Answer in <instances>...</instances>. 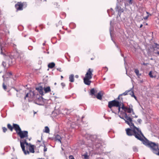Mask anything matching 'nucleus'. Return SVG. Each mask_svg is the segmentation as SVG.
<instances>
[{"instance_id": "f257e3e1", "label": "nucleus", "mask_w": 159, "mask_h": 159, "mask_svg": "<svg viewBox=\"0 0 159 159\" xmlns=\"http://www.w3.org/2000/svg\"><path fill=\"white\" fill-rule=\"evenodd\" d=\"M123 114L125 116V118L123 117H121L120 116L119 117L123 119L125 121V123L128 124L131 128H128L125 129L127 135L128 136L134 135L139 140H142L144 135L140 130L134 126L132 120L129 116H128L125 113H124Z\"/></svg>"}, {"instance_id": "f03ea898", "label": "nucleus", "mask_w": 159, "mask_h": 159, "mask_svg": "<svg viewBox=\"0 0 159 159\" xmlns=\"http://www.w3.org/2000/svg\"><path fill=\"white\" fill-rule=\"evenodd\" d=\"M122 104V105L121 108L125 112H122L121 111V115H120L119 116H120L121 117H123L124 118H125V116L123 113H125L126 114V112L128 113H131L132 114L134 115V113L133 109V106L131 105H129L128 107H125L121 102H120L118 101L114 100L109 102L108 106L109 108H111L113 113L116 114L117 112L119 113L120 111V107Z\"/></svg>"}, {"instance_id": "7ed1b4c3", "label": "nucleus", "mask_w": 159, "mask_h": 159, "mask_svg": "<svg viewBox=\"0 0 159 159\" xmlns=\"http://www.w3.org/2000/svg\"><path fill=\"white\" fill-rule=\"evenodd\" d=\"M20 145L25 155L29 154L30 152L34 153L35 146L26 142V139L20 141Z\"/></svg>"}, {"instance_id": "20e7f679", "label": "nucleus", "mask_w": 159, "mask_h": 159, "mask_svg": "<svg viewBox=\"0 0 159 159\" xmlns=\"http://www.w3.org/2000/svg\"><path fill=\"white\" fill-rule=\"evenodd\" d=\"M93 72V70L90 68H89L87 71L83 79L84 82L85 84L88 85H90L91 81L90 80L92 78L93 75L92 73Z\"/></svg>"}, {"instance_id": "39448f33", "label": "nucleus", "mask_w": 159, "mask_h": 159, "mask_svg": "<svg viewBox=\"0 0 159 159\" xmlns=\"http://www.w3.org/2000/svg\"><path fill=\"white\" fill-rule=\"evenodd\" d=\"M87 136H89V139H88L90 140L93 142H95V143H100L101 140L99 136H97V135H90L89 134H87Z\"/></svg>"}, {"instance_id": "423d86ee", "label": "nucleus", "mask_w": 159, "mask_h": 159, "mask_svg": "<svg viewBox=\"0 0 159 159\" xmlns=\"http://www.w3.org/2000/svg\"><path fill=\"white\" fill-rule=\"evenodd\" d=\"M145 138L144 136V137L143 138V140L141 141L143 142V144L146 145L148 146L151 148L152 150L155 147V145H156V144L154 143L150 142L147 140H144L143 139Z\"/></svg>"}, {"instance_id": "0eeeda50", "label": "nucleus", "mask_w": 159, "mask_h": 159, "mask_svg": "<svg viewBox=\"0 0 159 159\" xmlns=\"http://www.w3.org/2000/svg\"><path fill=\"white\" fill-rule=\"evenodd\" d=\"M17 134L21 139L24 138H25L26 139H28V132L27 131L21 130Z\"/></svg>"}, {"instance_id": "6e6552de", "label": "nucleus", "mask_w": 159, "mask_h": 159, "mask_svg": "<svg viewBox=\"0 0 159 159\" xmlns=\"http://www.w3.org/2000/svg\"><path fill=\"white\" fill-rule=\"evenodd\" d=\"M24 4V3L18 2L16 4L15 6L17 10L19 11L22 10Z\"/></svg>"}, {"instance_id": "1a4fd4ad", "label": "nucleus", "mask_w": 159, "mask_h": 159, "mask_svg": "<svg viewBox=\"0 0 159 159\" xmlns=\"http://www.w3.org/2000/svg\"><path fill=\"white\" fill-rule=\"evenodd\" d=\"M13 127L16 130L17 134H18V133L21 130V129L19 126L17 124H13Z\"/></svg>"}, {"instance_id": "9d476101", "label": "nucleus", "mask_w": 159, "mask_h": 159, "mask_svg": "<svg viewBox=\"0 0 159 159\" xmlns=\"http://www.w3.org/2000/svg\"><path fill=\"white\" fill-rule=\"evenodd\" d=\"M154 146L155 147L152 150V152L154 153L159 155V150L157 145L156 144Z\"/></svg>"}, {"instance_id": "9b49d317", "label": "nucleus", "mask_w": 159, "mask_h": 159, "mask_svg": "<svg viewBox=\"0 0 159 159\" xmlns=\"http://www.w3.org/2000/svg\"><path fill=\"white\" fill-rule=\"evenodd\" d=\"M153 48L154 51H157V52H155L159 54V45L156 43H155V45L153 46Z\"/></svg>"}, {"instance_id": "f8f14e48", "label": "nucleus", "mask_w": 159, "mask_h": 159, "mask_svg": "<svg viewBox=\"0 0 159 159\" xmlns=\"http://www.w3.org/2000/svg\"><path fill=\"white\" fill-rule=\"evenodd\" d=\"M132 89H131L129 90H127V91H125L124 93H123L120 94L118 98L119 99L120 97L122 95H128V93H129V94L130 93H131V91H132V90H133Z\"/></svg>"}, {"instance_id": "ddd939ff", "label": "nucleus", "mask_w": 159, "mask_h": 159, "mask_svg": "<svg viewBox=\"0 0 159 159\" xmlns=\"http://www.w3.org/2000/svg\"><path fill=\"white\" fill-rule=\"evenodd\" d=\"M36 89L38 90L40 94L42 95H44V93L43 92V88L41 86H39L38 88H36Z\"/></svg>"}, {"instance_id": "4468645a", "label": "nucleus", "mask_w": 159, "mask_h": 159, "mask_svg": "<svg viewBox=\"0 0 159 159\" xmlns=\"http://www.w3.org/2000/svg\"><path fill=\"white\" fill-rule=\"evenodd\" d=\"M44 93H48L51 91L50 88L49 86L44 87Z\"/></svg>"}, {"instance_id": "2eb2a0df", "label": "nucleus", "mask_w": 159, "mask_h": 159, "mask_svg": "<svg viewBox=\"0 0 159 159\" xmlns=\"http://www.w3.org/2000/svg\"><path fill=\"white\" fill-rule=\"evenodd\" d=\"M61 136L58 135H57L55 137V139L56 141H58V142H59L60 143H61Z\"/></svg>"}, {"instance_id": "dca6fc26", "label": "nucleus", "mask_w": 159, "mask_h": 159, "mask_svg": "<svg viewBox=\"0 0 159 159\" xmlns=\"http://www.w3.org/2000/svg\"><path fill=\"white\" fill-rule=\"evenodd\" d=\"M55 66V64L54 62L50 63L48 65V67L50 68H52Z\"/></svg>"}, {"instance_id": "f3484780", "label": "nucleus", "mask_w": 159, "mask_h": 159, "mask_svg": "<svg viewBox=\"0 0 159 159\" xmlns=\"http://www.w3.org/2000/svg\"><path fill=\"white\" fill-rule=\"evenodd\" d=\"M69 81L71 82H73L74 81V75H71L69 76Z\"/></svg>"}, {"instance_id": "a211bd4d", "label": "nucleus", "mask_w": 159, "mask_h": 159, "mask_svg": "<svg viewBox=\"0 0 159 159\" xmlns=\"http://www.w3.org/2000/svg\"><path fill=\"white\" fill-rule=\"evenodd\" d=\"M97 98L99 100H101L102 99V95L100 92H99L96 96Z\"/></svg>"}, {"instance_id": "6ab92c4d", "label": "nucleus", "mask_w": 159, "mask_h": 159, "mask_svg": "<svg viewBox=\"0 0 159 159\" xmlns=\"http://www.w3.org/2000/svg\"><path fill=\"white\" fill-rule=\"evenodd\" d=\"M97 91L96 90H95L94 89H93L90 90V95H94L95 93H97Z\"/></svg>"}, {"instance_id": "aec40b11", "label": "nucleus", "mask_w": 159, "mask_h": 159, "mask_svg": "<svg viewBox=\"0 0 159 159\" xmlns=\"http://www.w3.org/2000/svg\"><path fill=\"white\" fill-rule=\"evenodd\" d=\"M43 132L46 133H49V128L48 126L45 127L44 130H43Z\"/></svg>"}, {"instance_id": "412c9836", "label": "nucleus", "mask_w": 159, "mask_h": 159, "mask_svg": "<svg viewBox=\"0 0 159 159\" xmlns=\"http://www.w3.org/2000/svg\"><path fill=\"white\" fill-rule=\"evenodd\" d=\"M7 127L11 131H12L13 129V127H12L11 125L10 124H8L7 125Z\"/></svg>"}, {"instance_id": "4be33fe9", "label": "nucleus", "mask_w": 159, "mask_h": 159, "mask_svg": "<svg viewBox=\"0 0 159 159\" xmlns=\"http://www.w3.org/2000/svg\"><path fill=\"white\" fill-rule=\"evenodd\" d=\"M129 94L131 95V96L132 97H133L136 100L137 98L134 95V93L133 92V90L132 91H131V93H130Z\"/></svg>"}, {"instance_id": "5701e85b", "label": "nucleus", "mask_w": 159, "mask_h": 159, "mask_svg": "<svg viewBox=\"0 0 159 159\" xmlns=\"http://www.w3.org/2000/svg\"><path fill=\"white\" fill-rule=\"evenodd\" d=\"M134 72L137 76H139L141 75V74H139V70L137 69H135Z\"/></svg>"}, {"instance_id": "b1692460", "label": "nucleus", "mask_w": 159, "mask_h": 159, "mask_svg": "<svg viewBox=\"0 0 159 159\" xmlns=\"http://www.w3.org/2000/svg\"><path fill=\"white\" fill-rule=\"evenodd\" d=\"M127 1L128 2V3L129 5H131L133 3L132 0H127Z\"/></svg>"}, {"instance_id": "393cba45", "label": "nucleus", "mask_w": 159, "mask_h": 159, "mask_svg": "<svg viewBox=\"0 0 159 159\" xmlns=\"http://www.w3.org/2000/svg\"><path fill=\"white\" fill-rule=\"evenodd\" d=\"M133 150L134 152H137L138 151V149L137 148L135 147L134 146L133 148Z\"/></svg>"}, {"instance_id": "a878e982", "label": "nucleus", "mask_w": 159, "mask_h": 159, "mask_svg": "<svg viewBox=\"0 0 159 159\" xmlns=\"http://www.w3.org/2000/svg\"><path fill=\"white\" fill-rule=\"evenodd\" d=\"M149 75L150 76L151 78H153L154 77V76H153L152 75V73L151 71H150L149 73Z\"/></svg>"}, {"instance_id": "bb28decb", "label": "nucleus", "mask_w": 159, "mask_h": 159, "mask_svg": "<svg viewBox=\"0 0 159 159\" xmlns=\"http://www.w3.org/2000/svg\"><path fill=\"white\" fill-rule=\"evenodd\" d=\"M151 16V14L148 15L147 16L144 17H143V19L145 20H147L148 19V17L149 16Z\"/></svg>"}, {"instance_id": "cd10ccee", "label": "nucleus", "mask_w": 159, "mask_h": 159, "mask_svg": "<svg viewBox=\"0 0 159 159\" xmlns=\"http://www.w3.org/2000/svg\"><path fill=\"white\" fill-rule=\"evenodd\" d=\"M2 65L5 68H7L6 67V64L5 62L3 61L2 62Z\"/></svg>"}, {"instance_id": "c85d7f7f", "label": "nucleus", "mask_w": 159, "mask_h": 159, "mask_svg": "<svg viewBox=\"0 0 159 159\" xmlns=\"http://www.w3.org/2000/svg\"><path fill=\"white\" fill-rule=\"evenodd\" d=\"M84 158L85 159H88V156L87 154H85L83 155Z\"/></svg>"}, {"instance_id": "c756f323", "label": "nucleus", "mask_w": 159, "mask_h": 159, "mask_svg": "<svg viewBox=\"0 0 159 159\" xmlns=\"http://www.w3.org/2000/svg\"><path fill=\"white\" fill-rule=\"evenodd\" d=\"M2 129H3V131L4 132H5L7 131V128H6L5 127H3L2 128Z\"/></svg>"}, {"instance_id": "7c9ffc66", "label": "nucleus", "mask_w": 159, "mask_h": 159, "mask_svg": "<svg viewBox=\"0 0 159 159\" xmlns=\"http://www.w3.org/2000/svg\"><path fill=\"white\" fill-rule=\"evenodd\" d=\"M3 88L5 90H6L7 89V86L4 84V83H3Z\"/></svg>"}, {"instance_id": "2f4dec72", "label": "nucleus", "mask_w": 159, "mask_h": 159, "mask_svg": "<svg viewBox=\"0 0 159 159\" xmlns=\"http://www.w3.org/2000/svg\"><path fill=\"white\" fill-rule=\"evenodd\" d=\"M28 49L30 50H31L33 49V47L32 46H29L28 47Z\"/></svg>"}, {"instance_id": "473e14b6", "label": "nucleus", "mask_w": 159, "mask_h": 159, "mask_svg": "<svg viewBox=\"0 0 159 159\" xmlns=\"http://www.w3.org/2000/svg\"><path fill=\"white\" fill-rule=\"evenodd\" d=\"M110 24L111 26V21H110ZM111 28L110 29V35L111 36V31H112V30H111Z\"/></svg>"}, {"instance_id": "72a5a7b5", "label": "nucleus", "mask_w": 159, "mask_h": 159, "mask_svg": "<svg viewBox=\"0 0 159 159\" xmlns=\"http://www.w3.org/2000/svg\"><path fill=\"white\" fill-rule=\"evenodd\" d=\"M69 159H74L73 156L72 155L69 156Z\"/></svg>"}, {"instance_id": "f704fd0d", "label": "nucleus", "mask_w": 159, "mask_h": 159, "mask_svg": "<svg viewBox=\"0 0 159 159\" xmlns=\"http://www.w3.org/2000/svg\"><path fill=\"white\" fill-rule=\"evenodd\" d=\"M124 11V10L123 9H120V10H119L118 11L119 12H123Z\"/></svg>"}, {"instance_id": "c9c22d12", "label": "nucleus", "mask_w": 159, "mask_h": 159, "mask_svg": "<svg viewBox=\"0 0 159 159\" xmlns=\"http://www.w3.org/2000/svg\"><path fill=\"white\" fill-rule=\"evenodd\" d=\"M61 85L63 87H65V83H62L61 84Z\"/></svg>"}, {"instance_id": "e433bc0d", "label": "nucleus", "mask_w": 159, "mask_h": 159, "mask_svg": "<svg viewBox=\"0 0 159 159\" xmlns=\"http://www.w3.org/2000/svg\"><path fill=\"white\" fill-rule=\"evenodd\" d=\"M29 93H27L26 95V96H25V99H26V98H27V97H29Z\"/></svg>"}, {"instance_id": "4c0bfd02", "label": "nucleus", "mask_w": 159, "mask_h": 159, "mask_svg": "<svg viewBox=\"0 0 159 159\" xmlns=\"http://www.w3.org/2000/svg\"><path fill=\"white\" fill-rule=\"evenodd\" d=\"M47 148L46 147V146H44V150H43L44 151V152H46V151H47Z\"/></svg>"}, {"instance_id": "58836bf2", "label": "nucleus", "mask_w": 159, "mask_h": 159, "mask_svg": "<svg viewBox=\"0 0 159 159\" xmlns=\"http://www.w3.org/2000/svg\"><path fill=\"white\" fill-rule=\"evenodd\" d=\"M138 122L140 123L142 122V120L141 119H138L137 120Z\"/></svg>"}, {"instance_id": "ea45409f", "label": "nucleus", "mask_w": 159, "mask_h": 159, "mask_svg": "<svg viewBox=\"0 0 159 159\" xmlns=\"http://www.w3.org/2000/svg\"><path fill=\"white\" fill-rule=\"evenodd\" d=\"M57 70L60 72H61L62 71L61 68H57Z\"/></svg>"}, {"instance_id": "a19ab883", "label": "nucleus", "mask_w": 159, "mask_h": 159, "mask_svg": "<svg viewBox=\"0 0 159 159\" xmlns=\"http://www.w3.org/2000/svg\"><path fill=\"white\" fill-rule=\"evenodd\" d=\"M113 11V10L111 8V9H110V10H107V12H108V13H109V11Z\"/></svg>"}, {"instance_id": "79ce46f5", "label": "nucleus", "mask_w": 159, "mask_h": 159, "mask_svg": "<svg viewBox=\"0 0 159 159\" xmlns=\"http://www.w3.org/2000/svg\"><path fill=\"white\" fill-rule=\"evenodd\" d=\"M1 48V54H2V48L1 47H0Z\"/></svg>"}, {"instance_id": "37998d69", "label": "nucleus", "mask_w": 159, "mask_h": 159, "mask_svg": "<svg viewBox=\"0 0 159 159\" xmlns=\"http://www.w3.org/2000/svg\"><path fill=\"white\" fill-rule=\"evenodd\" d=\"M30 94H32L33 95H34V92H31V91L30 92Z\"/></svg>"}, {"instance_id": "c03bdc74", "label": "nucleus", "mask_w": 159, "mask_h": 159, "mask_svg": "<svg viewBox=\"0 0 159 159\" xmlns=\"http://www.w3.org/2000/svg\"><path fill=\"white\" fill-rule=\"evenodd\" d=\"M104 68H105L106 69V71H107L108 70V68L107 67H104Z\"/></svg>"}, {"instance_id": "a18cd8bd", "label": "nucleus", "mask_w": 159, "mask_h": 159, "mask_svg": "<svg viewBox=\"0 0 159 159\" xmlns=\"http://www.w3.org/2000/svg\"><path fill=\"white\" fill-rule=\"evenodd\" d=\"M118 6H117L116 8V10H118Z\"/></svg>"}, {"instance_id": "49530a36", "label": "nucleus", "mask_w": 159, "mask_h": 159, "mask_svg": "<svg viewBox=\"0 0 159 159\" xmlns=\"http://www.w3.org/2000/svg\"><path fill=\"white\" fill-rule=\"evenodd\" d=\"M75 77H76V78H78L79 76H78V75H75Z\"/></svg>"}, {"instance_id": "de8ad7c7", "label": "nucleus", "mask_w": 159, "mask_h": 159, "mask_svg": "<svg viewBox=\"0 0 159 159\" xmlns=\"http://www.w3.org/2000/svg\"><path fill=\"white\" fill-rule=\"evenodd\" d=\"M142 26H143V25L141 24L140 26V28H141L142 27Z\"/></svg>"}, {"instance_id": "09e8293b", "label": "nucleus", "mask_w": 159, "mask_h": 159, "mask_svg": "<svg viewBox=\"0 0 159 159\" xmlns=\"http://www.w3.org/2000/svg\"><path fill=\"white\" fill-rule=\"evenodd\" d=\"M146 13L147 14H148V15H149V14H150L149 12H146Z\"/></svg>"}, {"instance_id": "8fccbe9b", "label": "nucleus", "mask_w": 159, "mask_h": 159, "mask_svg": "<svg viewBox=\"0 0 159 159\" xmlns=\"http://www.w3.org/2000/svg\"><path fill=\"white\" fill-rule=\"evenodd\" d=\"M8 74L10 75H12V73L11 72H10Z\"/></svg>"}, {"instance_id": "3c124183", "label": "nucleus", "mask_w": 159, "mask_h": 159, "mask_svg": "<svg viewBox=\"0 0 159 159\" xmlns=\"http://www.w3.org/2000/svg\"><path fill=\"white\" fill-rule=\"evenodd\" d=\"M134 117L135 118H137L138 117V116H135Z\"/></svg>"}, {"instance_id": "603ef678", "label": "nucleus", "mask_w": 159, "mask_h": 159, "mask_svg": "<svg viewBox=\"0 0 159 159\" xmlns=\"http://www.w3.org/2000/svg\"><path fill=\"white\" fill-rule=\"evenodd\" d=\"M45 45V42L44 43H43V46L44 45Z\"/></svg>"}, {"instance_id": "864d4df0", "label": "nucleus", "mask_w": 159, "mask_h": 159, "mask_svg": "<svg viewBox=\"0 0 159 159\" xmlns=\"http://www.w3.org/2000/svg\"><path fill=\"white\" fill-rule=\"evenodd\" d=\"M63 78V76H61V78L62 79Z\"/></svg>"}, {"instance_id": "5fc2aeb1", "label": "nucleus", "mask_w": 159, "mask_h": 159, "mask_svg": "<svg viewBox=\"0 0 159 159\" xmlns=\"http://www.w3.org/2000/svg\"><path fill=\"white\" fill-rule=\"evenodd\" d=\"M4 75H3V76H2V77H3V78L4 79Z\"/></svg>"}, {"instance_id": "6e6d98bb", "label": "nucleus", "mask_w": 159, "mask_h": 159, "mask_svg": "<svg viewBox=\"0 0 159 159\" xmlns=\"http://www.w3.org/2000/svg\"><path fill=\"white\" fill-rule=\"evenodd\" d=\"M105 79H105V78H104L103 79V80H105Z\"/></svg>"}, {"instance_id": "4d7b16f0", "label": "nucleus", "mask_w": 159, "mask_h": 159, "mask_svg": "<svg viewBox=\"0 0 159 159\" xmlns=\"http://www.w3.org/2000/svg\"><path fill=\"white\" fill-rule=\"evenodd\" d=\"M92 147V146L91 145H90V146H89V147Z\"/></svg>"}, {"instance_id": "13d9d810", "label": "nucleus", "mask_w": 159, "mask_h": 159, "mask_svg": "<svg viewBox=\"0 0 159 159\" xmlns=\"http://www.w3.org/2000/svg\"><path fill=\"white\" fill-rule=\"evenodd\" d=\"M39 159H43V158H39Z\"/></svg>"}, {"instance_id": "bf43d9fd", "label": "nucleus", "mask_w": 159, "mask_h": 159, "mask_svg": "<svg viewBox=\"0 0 159 159\" xmlns=\"http://www.w3.org/2000/svg\"><path fill=\"white\" fill-rule=\"evenodd\" d=\"M93 58H91V60H93Z\"/></svg>"}, {"instance_id": "052dcab7", "label": "nucleus", "mask_w": 159, "mask_h": 159, "mask_svg": "<svg viewBox=\"0 0 159 159\" xmlns=\"http://www.w3.org/2000/svg\"><path fill=\"white\" fill-rule=\"evenodd\" d=\"M47 53H48H48H49V52H48Z\"/></svg>"}, {"instance_id": "680f3d73", "label": "nucleus", "mask_w": 159, "mask_h": 159, "mask_svg": "<svg viewBox=\"0 0 159 159\" xmlns=\"http://www.w3.org/2000/svg\"><path fill=\"white\" fill-rule=\"evenodd\" d=\"M140 1H141V0H139Z\"/></svg>"}]
</instances>
